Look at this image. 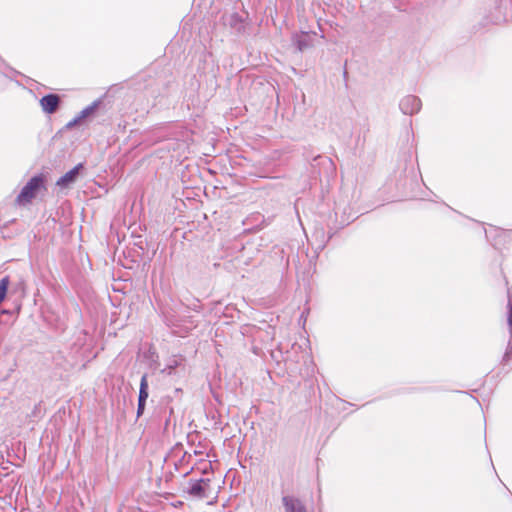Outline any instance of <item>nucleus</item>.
<instances>
[{"label":"nucleus","mask_w":512,"mask_h":512,"mask_svg":"<svg viewBox=\"0 0 512 512\" xmlns=\"http://www.w3.org/2000/svg\"><path fill=\"white\" fill-rule=\"evenodd\" d=\"M148 381L147 376L143 375L140 382V391H139V402H146L148 398Z\"/></svg>","instance_id":"obj_6"},{"label":"nucleus","mask_w":512,"mask_h":512,"mask_svg":"<svg viewBox=\"0 0 512 512\" xmlns=\"http://www.w3.org/2000/svg\"><path fill=\"white\" fill-rule=\"evenodd\" d=\"M45 182L46 178L43 174L32 177L22 188L16 202L22 206L31 203L39 193L46 190Z\"/></svg>","instance_id":"obj_1"},{"label":"nucleus","mask_w":512,"mask_h":512,"mask_svg":"<svg viewBox=\"0 0 512 512\" xmlns=\"http://www.w3.org/2000/svg\"><path fill=\"white\" fill-rule=\"evenodd\" d=\"M285 512H305L303 505L298 499L290 496L283 497Z\"/></svg>","instance_id":"obj_5"},{"label":"nucleus","mask_w":512,"mask_h":512,"mask_svg":"<svg viewBox=\"0 0 512 512\" xmlns=\"http://www.w3.org/2000/svg\"><path fill=\"white\" fill-rule=\"evenodd\" d=\"M210 487V482L208 479H201L196 482H193L190 486V493L194 496L205 498L207 497V491Z\"/></svg>","instance_id":"obj_3"},{"label":"nucleus","mask_w":512,"mask_h":512,"mask_svg":"<svg viewBox=\"0 0 512 512\" xmlns=\"http://www.w3.org/2000/svg\"><path fill=\"white\" fill-rule=\"evenodd\" d=\"M60 103V97L57 94H48L40 99V106L42 110L48 114L54 113Z\"/></svg>","instance_id":"obj_2"},{"label":"nucleus","mask_w":512,"mask_h":512,"mask_svg":"<svg viewBox=\"0 0 512 512\" xmlns=\"http://www.w3.org/2000/svg\"><path fill=\"white\" fill-rule=\"evenodd\" d=\"M407 100L416 101V99H415V98H413V97H412V98H408Z\"/></svg>","instance_id":"obj_9"},{"label":"nucleus","mask_w":512,"mask_h":512,"mask_svg":"<svg viewBox=\"0 0 512 512\" xmlns=\"http://www.w3.org/2000/svg\"><path fill=\"white\" fill-rule=\"evenodd\" d=\"M81 168L82 164L75 166L73 169L65 173L61 178H59L56 184L63 188L68 187L71 183H73L76 180Z\"/></svg>","instance_id":"obj_4"},{"label":"nucleus","mask_w":512,"mask_h":512,"mask_svg":"<svg viewBox=\"0 0 512 512\" xmlns=\"http://www.w3.org/2000/svg\"><path fill=\"white\" fill-rule=\"evenodd\" d=\"M144 407H145V402H139L138 401V409H137V415L138 416L142 415V413L144 411Z\"/></svg>","instance_id":"obj_7"},{"label":"nucleus","mask_w":512,"mask_h":512,"mask_svg":"<svg viewBox=\"0 0 512 512\" xmlns=\"http://www.w3.org/2000/svg\"><path fill=\"white\" fill-rule=\"evenodd\" d=\"M509 306H510V314H509L508 320H512V302L509 303Z\"/></svg>","instance_id":"obj_8"},{"label":"nucleus","mask_w":512,"mask_h":512,"mask_svg":"<svg viewBox=\"0 0 512 512\" xmlns=\"http://www.w3.org/2000/svg\"><path fill=\"white\" fill-rule=\"evenodd\" d=\"M510 323V331L512 333V322H509Z\"/></svg>","instance_id":"obj_10"}]
</instances>
